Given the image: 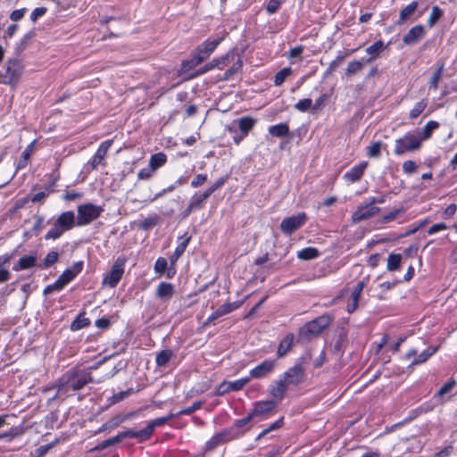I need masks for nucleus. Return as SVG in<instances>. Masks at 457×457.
Masks as SVG:
<instances>
[{
	"label": "nucleus",
	"instance_id": "nucleus-1",
	"mask_svg": "<svg viewBox=\"0 0 457 457\" xmlns=\"http://www.w3.org/2000/svg\"><path fill=\"white\" fill-rule=\"evenodd\" d=\"M93 382V377L88 370L73 368L63 373L55 382V396L68 397Z\"/></svg>",
	"mask_w": 457,
	"mask_h": 457
},
{
	"label": "nucleus",
	"instance_id": "nucleus-2",
	"mask_svg": "<svg viewBox=\"0 0 457 457\" xmlns=\"http://www.w3.org/2000/svg\"><path fill=\"white\" fill-rule=\"evenodd\" d=\"M331 321L332 319L330 316L324 314L305 323L299 329L297 341L305 343L319 337L322 331L329 326Z\"/></svg>",
	"mask_w": 457,
	"mask_h": 457
},
{
	"label": "nucleus",
	"instance_id": "nucleus-3",
	"mask_svg": "<svg viewBox=\"0 0 457 457\" xmlns=\"http://www.w3.org/2000/svg\"><path fill=\"white\" fill-rule=\"evenodd\" d=\"M421 147L420 134L419 130L407 132L403 137L395 140L394 154L403 155L407 152H414Z\"/></svg>",
	"mask_w": 457,
	"mask_h": 457
},
{
	"label": "nucleus",
	"instance_id": "nucleus-4",
	"mask_svg": "<svg viewBox=\"0 0 457 457\" xmlns=\"http://www.w3.org/2000/svg\"><path fill=\"white\" fill-rule=\"evenodd\" d=\"M103 212L104 208L102 206L91 203L80 204L77 210L76 225L79 227L86 226L99 218Z\"/></svg>",
	"mask_w": 457,
	"mask_h": 457
},
{
	"label": "nucleus",
	"instance_id": "nucleus-5",
	"mask_svg": "<svg viewBox=\"0 0 457 457\" xmlns=\"http://www.w3.org/2000/svg\"><path fill=\"white\" fill-rule=\"evenodd\" d=\"M23 72L22 62L19 58L9 59L6 62L5 72L3 75L2 83L10 86L18 84Z\"/></svg>",
	"mask_w": 457,
	"mask_h": 457
},
{
	"label": "nucleus",
	"instance_id": "nucleus-6",
	"mask_svg": "<svg viewBox=\"0 0 457 457\" xmlns=\"http://www.w3.org/2000/svg\"><path fill=\"white\" fill-rule=\"evenodd\" d=\"M239 434L236 431L235 428L224 429L215 434L209 441L206 442L204 451L211 452L219 445L237 438Z\"/></svg>",
	"mask_w": 457,
	"mask_h": 457
},
{
	"label": "nucleus",
	"instance_id": "nucleus-7",
	"mask_svg": "<svg viewBox=\"0 0 457 457\" xmlns=\"http://www.w3.org/2000/svg\"><path fill=\"white\" fill-rule=\"evenodd\" d=\"M127 262L125 256H119L114 262L110 272L104 277V284L110 287H115L124 273V266Z\"/></svg>",
	"mask_w": 457,
	"mask_h": 457
},
{
	"label": "nucleus",
	"instance_id": "nucleus-8",
	"mask_svg": "<svg viewBox=\"0 0 457 457\" xmlns=\"http://www.w3.org/2000/svg\"><path fill=\"white\" fill-rule=\"evenodd\" d=\"M306 220L307 216L304 212L285 218L280 223V230L283 234L289 236L299 229Z\"/></svg>",
	"mask_w": 457,
	"mask_h": 457
},
{
	"label": "nucleus",
	"instance_id": "nucleus-9",
	"mask_svg": "<svg viewBox=\"0 0 457 457\" xmlns=\"http://www.w3.org/2000/svg\"><path fill=\"white\" fill-rule=\"evenodd\" d=\"M282 378L290 386H296L302 384L305 379V370L301 364H296L289 368L284 374Z\"/></svg>",
	"mask_w": 457,
	"mask_h": 457
},
{
	"label": "nucleus",
	"instance_id": "nucleus-10",
	"mask_svg": "<svg viewBox=\"0 0 457 457\" xmlns=\"http://www.w3.org/2000/svg\"><path fill=\"white\" fill-rule=\"evenodd\" d=\"M380 212V208L372 206L371 204H361L352 215V221L358 223L362 220H366Z\"/></svg>",
	"mask_w": 457,
	"mask_h": 457
},
{
	"label": "nucleus",
	"instance_id": "nucleus-11",
	"mask_svg": "<svg viewBox=\"0 0 457 457\" xmlns=\"http://www.w3.org/2000/svg\"><path fill=\"white\" fill-rule=\"evenodd\" d=\"M250 378H243L236 381H223L220 383L215 391L216 395H224L231 391L241 390L248 382Z\"/></svg>",
	"mask_w": 457,
	"mask_h": 457
},
{
	"label": "nucleus",
	"instance_id": "nucleus-12",
	"mask_svg": "<svg viewBox=\"0 0 457 457\" xmlns=\"http://www.w3.org/2000/svg\"><path fill=\"white\" fill-rule=\"evenodd\" d=\"M276 367L275 360H265L261 364L250 370V378H262L271 373Z\"/></svg>",
	"mask_w": 457,
	"mask_h": 457
},
{
	"label": "nucleus",
	"instance_id": "nucleus-13",
	"mask_svg": "<svg viewBox=\"0 0 457 457\" xmlns=\"http://www.w3.org/2000/svg\"><path fill=\"white\" fill-rule=\"evenodd\" d=\"M240 305L241 302L227 303L220 305L213 313H212L208 317V319L204 322V325L206 326L211 322L214 321L215 320L219 319L220 317L232 312L233 311L238 309Z\"/></svg>",
	"mask_w": 457,
	"mask_h": 457
},
{
	"label": "nucleus",
	"instance_id": "nucleus-14",
	"mask_svg": "<svg viewBox=\"0 0 457 457\" xmlns=\"http://www.w3.org/2000/svg\"><path fill=\"white\" fill-rule=\"evenodd\" d=\"M289 386L285 382V380L281 378L280 379L273 381L269 386V394L276 399L277 403L281 401L287 393V390Z\"/></svg>",
	"mask_w": 457,
	"mask_h": 457
},
{
	"label": "nucleus",
	"instance_id": "nucleus-15",
	"mask_svg": "<svg viewBox=\"0 0 457 457\" xmlns=\"http://www.w3.org/2000/svg\"><path fill=\"white\" fill-rule=\"evenodd\" d=\"M221 38L216 40H206L199 45L195 53L200 58H203V62L209 58L212 53L215 50L218 45L220 43Z\"/></svg>",
	"mask_w": 457,
	"mask_h": 457
},
{
	"label": "nucleus",
	"instance_id": "nucleus-16",
	"mask_svg": "<svg viewBox=\"0 0 457 457\" xmlns=\"http://www.w3.org/2000/svg\"><path fill=\"white\" fill-rule=\"evenodd\" d=\"M425 36V29L422 25L412 27L408 33L403 37L405 45L411 46L418 43Z\"/></svg>",
	"mask_w": 457,
	"mask_h": 457
},
{
	"label": "nucleus",
	"instance_id": "nucleus-17",
	"mask_svg": "<svg viewBox=\"0 0 457 457\" xmlns=\"http://www.w3.org/2000/svg\"><path fill=\"white\" fill-rule=\"evenodd\" d=\"M277 404L278 403L274 400L257 402L255 403L253 409L250 411L251 416L254 418L257 416L265 415L271 411L277 406Z\"/></svg>",
	"mask_w": 457,
	"mask_h": 457
},
{
	"label": "nucleus",
	"instance_id": "nucleus-18",
	"mask_svg": "<svg viewBox=\"0 0 457 457\" xmlns=\"http://www.w3.org/2000/svg\"><path fill=\"white\" fill-rule=\"evenodd\" d=\"M55 222L64 229V231H68L71 229L76 223L75 214L71 211L62 212L56 219Z\"/></svg>",
	"mask_w": 457,
	"mask_h": 457
},
{
	"label": "nucleus",
	"instance_id": "nucleus-19",
	"mask_svg": "<svg viewBox=\"0 0 457 457\" xmlns=\"http://www.w3.org/2000/svg\"><path fill=\"white\" fill-rule=\"evenodd\" d=\"M112 144V140H106L100 145L91 161V166L94 170H96L98 167V165L102 162Z\"/></svg>",
	"mask_w": 457,
	"mask_h": 457
},
{
	"label": "nucleus",
	"instance_id": "nucleus-20",
	"mask_svg": "<svg viewBox=\"0 0 457 457\" xmlns=\"http://www.w3.org/2000/svg\"><path fill=\"white\" fill-rule=\"evenodd\" d=\"M176 417H177V415L175 413H170L166 417H161V418H157V419L151 420L147 424V426L144 428L143 434H145V435L147 434L148 437L150 438V436L153 435L154 428L156 427H162V426L165 425L169 420H170Z\"/></svg>",
	"mask_w": 457,
	"mask_h": 457
},
{
	"label": "nucleus",
	"instance_id": "nucleus-21",
	"mask_svg": "<svg viewBox=\"0 0 457 457\" xmlns=\"http://www.w3.org/2000/svg\"><path fill=\"white\" fill-rule=\"evenodd\" d=\"M174 292L173 285L167 282H161L156 288L155 295L162 301H168L173 296Z\"/></svg>",
	"mask_w": 457,
	"mask_h": 457
},
{
	"label": "nucleus",
	"instance_id": "nucleus-22",
	"mask_svg": "<svg viewBox=\"0 0 457 457\" xmlns=\"http://www.w3.org/2000/svg\"><path fill=\"white\" fill-rule=\"evenodd\" d=\"M83 263L81 262H76L72 267L65 270L59 277L67 285L82 270Z\"/></svg>",
	"mask_w": 457,
	"mask_h": 457
},
{
	"label": "nucleus",
	"instance_id": "nucleus-23",
	"mask_svg": "<svg viewBox=\"0 0 457 457\" xmlns=\"http://www.w3.org/2000/svg\"><path fill=\"white\" fill-rule=\"evenodd\" d=\"M367 167V162H363L353 167L349 171L345 174V178L350 182H356L360 180Z\"/></svg>",
	"mask_w": 457,
	"mask_h": 457
},
{
	"label": "nucleus",
	"instance_id": "nucleus-24",
	"mask_svg": "<svg viewBox=\"0 0 457 457\" xmlns=\"http://www.w3.org/2000/svg\"><path fill=\"white\" fill-rule=\"evenodd\" d=\"M37 265L36 255H25L21 257L18 262L12 267L14 271H20L23 270L30 269Z\"/></svg>",
	"mask_w": 457,
	"mask_h": 457
},
{
	"label": "nucleus",
	"instance_id": "nucleus-25",
	"mask_svg": "<svg viewBox=\"0 0 457 457\" xmlns=\"http://www.w3.org/2000/svg\"><path fill=\"white\" fill-rule=\"evenodd\" d=\"M294 335L293 334H287L279 343L278 350H277V355L278 358L284 357L292 348L293 342H294Z\"/></svg>",
	"mask_w": 457,
	"mask_h": 457
},
{
	"label": "nucleus",
	"instance_id": "nucleus-26",
	"mask_svg": "<svg viewBox=\"0 0 457 457\" xmlns=\"http://www.w3.org/2000/svg\"><path fill=\"white\" fill-rule=\"evenodd\" d=\"M418 2L413 1L411 4H409L407 6H405L401 12L399 20L397 21L396 24L402 25L415 12V11L418 8Z\"/></svg>",
	"mask_w": 457,
	"mask_h": 457
},
{
	"label": "nucleus",
	"instance_id": "nucleus-27",
	"mask_svg": "<svg viewBox=\"0 0 457 457\" xmlns=\"http://www.w3.org/2000/svg\"><path fill=\"white\" fill-rule=\"evenodd\" d=\"M182 241L178 245L172 255L170 257V261L171 264H174L179 257L184 253L186 248L187 247L191 237H180Z\"/></svg>",
	"mask_w": 457,
	"mask_h": 457
},
{
	"label": "nucleus",
	"instance_id": "nucleus-28",
	"mask_svg": "<svg viewBox=\"0 0 457 457\" xmlns=\"http://www.w3.org/2000/svg\"><path fill=\"white\" fill-rule=\"evenodd\" d=\"M385 45L381 40L375 42L373 45L370 46L366 48V53L370 55V57L367 60L368 62H372L376 59L380 53L385 49Z\"/></svg>",
	"mask_w": 457,
	"mask_h": 457
},
{
	"label": "nucleus",
	"instance_id": "nucleus-29",
	"mask_svg": "<svg viewBox=\"0 0 457 457\" xmlns=\"http://www.w3.org/2000/svg\"><path fill=\"white\" fill-rule=\"evenodd\" d=\"M174 356V353L170 349H164L156 355L155 362L157 367H165L170 359Z\"/></svg>",
	"mask_w": 457,
	"mask_h": 457
},
{
	"label": "nucleus",
	"instance_id": "nucleus-30",
	"mask_svg": "<svg viewBox=\"0 0 457 457\" xmlns=\"http://www.w3.org/2000/svg\"><path fill=\"white\" fill-rule=\"evenodd\" d=\"M364 287H365V282L363 280L359 281L356 284V286L351 295L352 301H353V308L351 309L350 305H347L348 312L351 313V312H354L355 309L357 308L359 298H360L361 293L363 290Z\"/></svg>",
	"mask_w": 457,
	"mask_h": 457
},
{
	"label": "nucleus",
	"instance_id": "nucleus-31",
	"mask_svg": "<svg viewBox=\"0 0 457 457\" xmlns=\"http://www.w3.org/2000/svg\"><path fill=\"white\" fill-rule=\"evenodd\" d=\"M269 133L276 137H284L288 136L289 127L286 123L273 125L269 128Z\"/></svg>",
	"mask_w": 457,
	"mask_h": 457
},
{
	"label": "nucleus",
	"instance_id": "nucleus-32",
	"mask_svg": "<svg viewBox=\"0 0 457 457\" xmlns=\"http://www.w3.org/2000/svg\"><path fill=\"white\" fill-rule=\"evenodd\" d=\"M320 256V252L315 247H306L297 253V257L300 260L309 261L316 259Z\"/></svg>",
	"mask_w": 457,
	"mask_h": 457
},
{
	"label": "nucleus",
	"instance_id": "nucleus-33",
	"mask_svg": "<svg viewBox=\"0 0 457 457\" xmlns=\"http://www.w3.org/2000/svg\"><path fill=\"white\" fill-rule=\"evenodd\" d=\"M210 195L205 191L203 194H195L191 199L189 204H191V208H194L195 210H200L204 207V204L207 198H209Z\"/></svg>",
	"mask_w": 457,
	"mask_h": 457
},
{
	"label": "nucleus",
	"instance_id": "nucleus-34",
	"mask_svg": "<svg viewBox=\"0 0 457 457\" xmlns=\"http://www.w3.org/2000/svg\"><path fill=\"white\" fill-rule=\"evenodd\" d=\"M33 148H34V142L30 143L25 148V150L22 152V154L18 161L17 170H21L27 166L29 159L30 158L31 154L33 152Z\"/></svg>",
	"mask_w": 457,
	"mask_h": 457
},
{
	"label": "nucleus",
	"instance_id": "nucleus-35",
	"mask_svg": "<svg viewBox=\"0 0 457 457\" xmlns=\"http://www.w3.org/2000/svg\"><path fill=\"white\" fill-rule=\"evenodd\" d=\"M455 386V381L453 379L448 381L445 383L440 389L435 394L434 399L439 403H443L444 400L443 397L445 395L448 394L452 391L453 386Z\"/></svg>",
	"mask_w": 457,
	"mask_h": 457
},
{
	"label": "nucleus",
	"instance_id": "nucleus-36",
	"mask_svg": "<svg viewBox=\"0 0 457 457\" xmlns=\"http://www.w3.org/2000/svg\"><path fill=\"white\" fill-rule=\"evenodd\" d=\"M122 423V419L119 418L118 415L112 417L108 421L104 423L96 433H102L105 431H112L115 428L119 427Z\"/></svg>",
	"mask_w": 457,
	"mask_h": 457
},
{
	"label": "nucleus",
	"instance_id": "nucleus-37",
	"mask_svg": "<svg viewBox=\"0 0 457 457\" xmlns=\"http://www.w3.org/2000/svg\"><path fill=\"white\" fill-rule=\"evenodd\" d=\"M167 162V156L163 153H157L151 156L149 160V166L156 170L160 167L163 166Z\"/></svg>",
	"mask_w": 457,
	"mask_h": 457
},
{
	"label": "nucleus",
	"instance_id": "nucleus-38",
	"mask_svg": "<svg viewBox=\"0 0 457 457\" xmlns=\"http://www.w3.org/2000/svg\"><path fill=\"white\" fill-rule=\"evenodd\" d=\"M439 127V123L435 120L428 121L424 128L422 129V131H420V143L422 144V141L428 139L431 137L432 132L436 129Z\"/></svg>",
	"mask_w": 457,
	"mask_h": 457
},
{
	"label": "nucleus",
	"instance_id": "nucleus-39",
	"mask_svg": "<svg viewBox=\"0 0 457 457\" xmlns=\"http://www.w3.org/2000/svg\"><path fill=\"white\" fill-rule=\"evenodd\" d=\"M402 255L400 253H390L387 258L386 269L389 271H395L400 269Z\"/></svg>",
	"mask_w": 457,
	"mask_h": 457
},
{
	"label": "nucleus",
	"instance_id": "nucleus-40",
	"mask_svg": "<svg viewBox=\"0 0 457 457\" xmlns=\"http://www.w3.org/2000/svg\"><path fill=\"white\" fill-rule=\"evenodd\" d=\"M255 124L251 117H242L238 120V127L244 136H246Z\"/></svg>",
	"mask_w": 457,
	"mask_h": 457
},
{
	"label": "nucleus",
	"instance_id": "nucleus-41",
	"mask_svg": "<svg viewBox=\"0 0 457 457\" xmlns=\"http://www.w3.org/2000/svg\"><path fill=\"white\" fill-rule=\"evenodd\" d=\"M143 433H144V428L139 431H134V430L129 429V430L120 432L123 440L126 438L135 437V438H137L139 442H144V441L149 439L147 434L145 435Z\"/></svg>",
	"mask_w": 457,
	"mask_h": 457
},
{
	"label": "nucleus",
	"instance_id": "nucleus-42",
	"mask_svg": "<svg viewBox=\"0 0 457 457\" xmlns=\"http://www.w3.org/2000/svg\"><path fill=\"white\" fill-rule=\"evenodd\" d=\"M59 258V253L56 251H51L49 252L46 256L45 257L43 262L38 264V267L41 270H46L51 267L53 264H54Z\"/></svg>",
	"mask_w": 457,
	"mask_h": 457
},
{
	"label": "nucleus",
	"instance_id": "nucleus-43",
	"mask_svg": "<svg viewBox=\"0 0 457 457\" xmlns=\"http://www.w3.org/2000/svg\"><path fill=\"white\" fill-rule=\"evenodd\" d=\"M236 56L235 50L228 51L225 55L216 58L215 62L218 64V69H223L225 66H228L231 62L234 61Z\"/></svg>",
	"mask_w": 457,
	"mask_h": 457
},
{
	"label": "nucleus",
	"instance_id": "nucleus-44",
	"mask_svg": "<svg viewBox=\"0 0 457 457\" xmlns=\"http://www.w3.org/2000/svg\"><path fill=\"white\" fill-rule=\"evenodd\" d=\"M437 348L436 347H428L425 351H423L417 358H415L411 365H418L425 362L430 356H432L436 352Z\"/></svg>",
	"mask_w": 457,
	"mask_h": 457
},
{
	"label": "nucleus",
	"instance_id": "nucleus-45",
	"mask_svg": "<svg viewBox=\"0 0 457 457\" xmlns=\"http://www.w3.org/2000/svg\"><path fill=\"white\" fill-rule=\"evenodd\" d=\"M444 12L438 6H433L431 13L428 19V25L429 28H432L436 25V23L443 17Z\"/></svg>",
	"mask_w": 457,
	"mask_h": 457
},
{
	"label": "nucleus",
	"instance_id": "nucleus-46",
	"mask_svg": "<svg viewBox=\"0 0 457 457\" xmlns=\"http://www.w3.org/2000/svg\"><path fill=\"white\" fill-rule=\"evenodd\" d=\"M202 62H203V58H200L199 56H197L195 54V53H194L192 54V57L189 60H186V61L182 62V64H181L182 70L184 71H189V70L195 68V66L199 65Z\"/></svg>",
	"mask_w": 457,
	"mask_h": 457
},
{
	"label": "nucleus",
	"instance_id": "nucleus-47",
	"mask_svg": "<svg viewBox=\"0 0 457 457\" xmlns=\"http://www.w3.org/2000/svg\"><path fill=\"white\" fill-rule=\"evenodd\" d=\"M64 232V229L58 226L57 223L54 221L51 229L46 234L45 238L46 240H56L59 237H61Z\"/></svg>",
	"mask_w": 457,
	"mask_h": 457
},
{
	"label": "nucleus",
	"instance_id": "nucleus-48",
	"mask_svg": "<svg viewBox=\"0 0 457 457\" xmlns=\"http://www.w3.org/2000/svg\"><path fill=\"white\" fill-rule=\"evenodd\" d=\"M292 71L290 67H286L276 73L274 77V85L278 87L281 86L287 78L291 74Z\"/></svg>",
	"mask_w": 457,
	"mask_h": 457
},
{
	"label": "nucleus",
	"instance_id": "nucleus-49",
	"mask_svg": "<svg viewBox=\"0 0 457 457\" xmlns=\"http://www.w3.org/2000/svg\"><path fill=\"white\" fill-rule=\"evenodd\" d=\"M428 103L426 100L418 102L410 112V118L411 120L417 119L426 109Z\"/></svg>",
	"mask_w": 457,
	"mask_h": 457
},
{
	"label": "nucleus",
	"instance_id": "nucleus-50",
	"mask_svg": "<svg viewBox=\"0 0 457 457\" xmlns=\"http://www.w3.org/2000/svg\"><path fill=\"white\" fill-rule=\"evenodd\" d=\"M362 68H363V62H361V61L350 62L345 70V75L348 77L353 76V75L356 74L357 72H359L360 71H361Z\"/></svg>",
	"mask_w": 457,
	"mask_h": 457
},
{
	"label": "nucleus",
	"instance_id": "nucleus-51",
	"mask_svg": "<svg viewBox=\"0 0 457 457\" xmlns=\"http://www.w3.org/2000/svg\"><path fill=\"white\" fill-rule=\"evenodd\" d=\"M65 286L66 284L59 277L54 283L46 287V288L44 289V294L50 295L54 291H61Z\"/></svg>",
	"mask_w": 457,
	"mask_h": 457
},
{
	"label": "nucleus",
	"instance_id": "nucleus-52",
	"mask_svg": "<svg viewBox=\"0 0 457 457\" xmlns=\"http://www.w3.org/2000/svg\"><path fill=\"white\" fill-rule=\"evenodd\" d=\"M90 324V321L87 318L84 317H77L71 323V330H79L80 328H86Z\"/></svg>",
	"mask_w": 457,
	"mask_h": 457
},
{
	"label": "nucleus",
	"instance_id": "nucleus-53",
	"mask_svg": "<svg viewBox=\"0 0 457 457\" xmlns=\"http://www.w3.org/2000/svg\"><path fill=\"white\" fill-rule=\"evenodd\" d=\"M443 67H439L434 73L432 74L429 79V88L436 90L438 87V83L442 77Z\"/></svg>",
	"mask_w": 457,
	"mask_h": 457
},
{
	"label": "nucleus",
	"instance_id": "nucleus-54",
	"mask_svg": "<svg viewBox=\"0 0 457 457\" xmlns=\"http://www.w3.org/2000/svg\"><path fill=\"white\" fill-rule=\"evenodd\" d=\"M283 424H284V418L281 417L280 419L276 420L274 423H272L270 427L263 429L262 431V433H260L259 436H257V439H260L261 437L266 436L267 434H269L270 432H271L273 430L280 428L283 426Z\"/></svg>",
	"mask_w": 457,
	"mask_h": 457
},
{
	"label": "nucleus",
	"instance_id": "nucleus-55",
	"mask_svg": "<svg viewBox=\"0 0 457 457\" xmlns=\"http://www.w3.org/2000/svg\"><path fill=\"white\" fill-rule=\"evenodd\" d=\"M203 403H204V402H202V401L195 402L191 406L185 408L175 414L177 415V417L181 416V415H190L193 412H195L196 410H199L203 406Z\"/></svg>",
	"mask_w": 457,
	"mask_h": 457
},
{
	"label": "nucleus",
	"instance_id": "nucleus-56",
	"mask_svg": "<svg viewBox=\"0 0 457 457\" xmlns=\"http://www.w3.org/2000/svg\"><path fill=\"white\" fill-rule=\"evenodd\" d=\"M23 428L21 427H13L8 432L4 433L0 436L2 438H8L12 440V438L21 436L23 433Z\"/></svg>",
	"mask_w": 457,
	"mask_h": 457
},
{
	"label": "nucleus",
	"instance_id": "nucleus-57",
	"mask_svg": "<svg viewBox=\"0 0 457 457\" xmlns=\"http://www.w3.org/2000/svg\"><path fill=\"white\" fill-rule=\"evenodd\" d=\"M403 212V208L395 209L392 212H390L389 213L383 216L382 222L388 223V222L395 220Z\"/></svg>",
	"mask_w": 457,
	"mask_h": 457
},
{
	"label": "nucleus",
	"instance_id": "nucleus-58",
	"mask_svg": "<svg viewBox=\"0 0 457 457\" xmlns=\"http://www.w3.org/2000/svg\"><path fill=\"white\" fill-rule=\"evenodd\" d=\"M312 103L311 98H304L296 103L295 108L300 112H306L311 108Z\"/></svg>",
	"mask_w": 457,
	"mask_h": 457
},
{
	"label": "nucleus",
	"instance_id": "nucleus-59",
	"mask_svg": "<svg viewBox=\"0 0 457 457\" xmlns=\"http://www.w3.org/2000/svg\"><path fill=\"white\" fill-rule=\"evenodd\" d=\"M381 142L373 143L368 147V154L370 157H378L381 151Z\"/></svg>",
	"mask_w": 457,
	"mask_h": 457
},
{
	"label": "nucleus",
	"instance_id": "nucleus-60",
	"mask_svg": "<svg viewBox=\"0 0 457 457\" xmlns=\"http://www.w3.org/2000/svg\"><path fill=\"white\" fill-rule=\"evenodd\" d=\"M167 269V261L162 257H159L154 264V270L157 273L162 274Z\"/></svg>",
	"mask_w": 457,
	"mask_h": 457
},
{
	"label": "nucleus",
	"instance_id": "nucleus-61",
	"mask_svg": "<svg viewBox=\"0 0 457 457\" xmlns=\"http://www.w3.org/2000/svg\"><path fill=\"white\" fill-rule=\"evenodd\" d=\"M155 170L150 166L141 169L137 173V178L139 179H150Z\"/></svg>",
	"mask_w": 457,
	"mask_h": 457
},
{
	"label": "nucleus",
	"instance_id": "nucleus-62",
	"mask_svg": "<svg viewBox=\"0 0 457 457\" xmlns=\"http://www.w3.org/2000/svg\"><path fill=\"white\" fill-rule=\"evenodd\" d=\"M228 177H221L212 186H211L206 192L209 195H211L212 193H214L217 189L221 187L227 181Z\"/></svg>",
	"mask_w": 457,
	"mask_h": 457
},
{
	"label": "nucleus",
	"instance_id": "nucleus-63",
	"mask_svg": "<svg viewBox=\"0 0 457 457\" xmlns=\"http://www.w3.org/2000/svg\"><path fill=\"white\" fill-rule=\"evenodd\" d=\"M417 165L413 161L408 160L403 163V170L406 174H412L416 171Z\"/></svg>",
	"mask_w": 457,
	"mask_h": 457
},
{
	"label": "nucleus",
	"instance_id": "nucleus-64",
	"mask_svg": "<svg viewBox=\"0 0 457 457\" xmlns=\"http://www.w3.org/2000/svg\"><path fill=\"white\" fill-rule=\"evenodd\" d=\"M281 4V0H270L266 10L269 14L275 13Z\"/></svg>",
	"mask_w": 457,
	"mask_h": 457
}]
</instances>
